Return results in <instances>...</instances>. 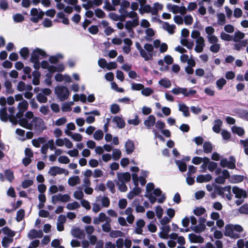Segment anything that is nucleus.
I'll return each instance as SVG.
<instances>
[{
  "label": "nucleus",
  "instance_id": "nucleus-1",
  "mask_svg": "<svg viewBox=\"0 0 248 248\" xmlns=\"http://www.w3.org/2000/svg\"><path fill=\"white\" fill-rule=\"evenodd\" d=\"M135 46L139 51L140 56L145 61L152 60L154 50V46L152 45L146 43L144 45L143 47H142L140 43L136 42Z\"/></svg>",
  "mask_w": 248,
  "mask_h": 248
},
{
  "label": "nucleus",
  "instance_id": "nucleus-2",
  "mask_svg": "<svg viewBox=\"0 0 248 248\" xmlns=\"http://www.w3.org/2000/svg\"><path fill=\"white\" fill-rule=\"evenodd\" d=\"M243 231V228L240 225L229 224L225 226L224 235L231 238L236 239L240 237L239 233Z\"/></svg>",
  "mask_w": 248,
  "mask_h": 248
},
{
  "label": "nucleus",
  "instance_id": "nucleus-3",
  "mask_svg": "<svg viewBox=\"0 0 248 248\" xmlns=\"http://www.w3.org/2000/svg\"><path fill=\"white\" fill-rule=\"evenodd\" d=\"M46 56V52L41 49L37 48L33 51L30 60L31 62L34 64L33 66L36 70H38L40 67V59L45 57Z\"/></svg>",
  "mask_w": 248,
  "mask_h": 248
},
{
  "label": "nucleus",
  "instance_id": "nucleus-4",
  "mask_svg": "<svg viewBox=\"0 0 248 248\" xmlns=\"http://www.w3.org/2000/svg\"><path fill=\"white\" fill-rule=\"evenodd\" d=\"M54 93L61 101L67 99L70 95L68 89L66 87L62 85L57 86L54 89Z\"/></svg>",
  "mask_w": 248,
  "mask_h": 248
},
{
  "label": "nucleus",
  "instance_id": "nucleus-5",
  "mask_svg": "<svg viewBox=\"0 0 248 248\" xmlns=\"http://www.w3.org/2000/svg\"><path fill=\"white\" fill-rule=\"evenodd\" d=\"M167 9L174 14L180 13L181 15L186 14L187 10L185 6H179L178 5L168 4L166 6Z\"/></svg>",
  "mask_w": 248,
  "mask_h": 248
},
{
  "label": "nucleus",
  "instance_id": "nucleus-6",
  "mask_svg": "<svg viewBox=\"0 0 248 248\" xmlns=\"http://www.w3.org/2000/svg\"><path fill=\"white\" fill-rule=\"evenodd\" d=\"M40 91L41 92L36 95V99L39 102L45 103L47 101V96L51 93V91L48 88L42 89Z\"/></svg>",
  "mask_w": 248,
  "mask_h": 248
},
{
  "label": "nucleus",
  "instance_id": "nucleus-7",
  "mask_svg": "<svg viewBox=\"0 0 248 248\" xmlns=\"http://www.w3.org/2000/svg\"><path fill=\"white\" fill-rule=\"evenodd\" d=\"M28 102L26 100H23L18 103L17 105L18 112L16 114L17 118L20 119L23 116L24 112L28 109Z\"/></svg>",
  "mask_w": 248,
  "mask_h": 248
},
{
  "label": "nucleus",
  "instance_id": "nucleus-8",
  "mask_svg": "<svg viewBox=\"0 0 248 248\" xmlns=\"http://www.w3.org/2000/svg\"><path fill=\"white\" fill-rule=\"evenodd\" d=\"M48 173L51 176H56L58 174H64L65 175H67L69 172L67 170L61 168L58 166H53L50 168L48 170Z\"/></svg>",
  "mask_w": 248,
  "mask_h": 248
},
{
  "label": "nucleus",
  "instance_id": "nucleus-9",
  "mask_svg": "<svg viewBox=\"0 0 248 248\" xmlns=\"http://www.w3.org/2000/svg\"><path fill=\"white\" fill-rule=\"evenodd\" d=\"M55 143L59 147H62L63 145L68 149H71L73 147V143L68 139L66 138H58L56 140Z\"/></svg>",
  "mask_w": 248,
  "mask_h": 248
},
{
  "label": "nucleus",
  "instance_id": "nucleus-10",
  "mask_svg": "<svg viewBox=\"0 0 248 248\" xmlns=\"http://www.w3.org/2000/svg\"><path fill=\"white\" fill-rule=\"evenodd\" d=\"M32 126L34 125L35 129L42 131L46 128L44 121L39 117H34L32 122Z\"/></svg>",
  "mask_w": 248,
  "mask_h": 248
},
{
  "label": "nucleus",
  "instance_id": "nucleus-11",
  "mask_svg": "<svg viewBox=\"0 0 248 248\" xmlns=\"http://www.w3.org/2000/svg\"><path fill=\"white\" fill-rule=\"evenodd\" d=\"M232 192L235 195V197L237 199H245L247 197L246 191L237 186L232 187Z\"/></svg>",
  "mask_w": 248,
  "mask_h": 248
},
{
  "label": "nucleus",
  "instance_id": "nucleus-12",
  "mask_svg": "<svg viewBox=\"0 0 248 248\" xmlns=\"http://www.w3.org/2000/svg\"><path fill=\"white\" fill-rule=\"evenodd\" d=\"M0 119L3 122H7L9 119L10 121L13 124H16V120L15 118H10L7 113L6 108H0Z\"/></svg>",
  "mask_w": 248,
  "mask_h": 248
},
{
  "label": "nucleus",
  "instance_id": "nucleus-13",
  "mask_svg": "<svg viewBox=\"0 0 248 248\" xmlns=\"http://www.w3.org/2000/svg\"><path fill=\"white\" fill-rule=\"evenodd\" d=\"M205 221L206 219L205 218H201L198 225L194 226H191V230L197 233H200L203 232L206 228L204 224Z\"/></svg>",
  "mask_w": 248,
  "mask_h": 248
},
{
  "label": "nucleus",
  "instance_id": "nucleus-14",
  "mask_svg": "<svg viewBox=\"0 0 248 248\" xmlns=\"http://www.w3.org/2000/svg\"><path fill=\"white\" fill-rule=\"evenodd\" d=\"M111 221V219L104 213H99L98 216L95 217L93 220V223L94 224H99L101 222H107Z\"/></svg>",
  "mask_w": 248,
  "mask_h": 248
},
{
  "label": "nucleus",
  "instance_id": "nucleus-15",
  "mask_svg": "<svg viewBox=\"0 0 248 248\" xmlns=\"http://www.w3.org/2000/svg\"><path fill=\"white\" fill-rule=\"evenodd\" d=\"M153 46L155 48H159L161 53H165L168 50V45L165 43H161L159 40L156 39L153 42Z\"/></svg>",
  "mask_w": 248,
  "mask_h": 248
},
{
  "label": "nucleus",
  "instance_id": "nucleus-16",
  "mask_svg": "<svg viewBox=\"0 0 248 248\" xmlns=\"http://www.w3.org/2000/svg\"><path fill=\"white\" fill-rule=\"evenodd\" d=\"M230 177V174L228 170H224L222 171L221 175H219L215 179V182L219 184H224L226 179Z\"/></svg>",
  "mask_w": 248,
  "mask_h": 248
},
{
  "label": "nucleus",
  "instance_id": "nucleus-17",
  "mask_svg": "<svg viewBox=\"0 0 248 248\" xmlns=\"http://www.w3.org/2000/svg\"><path fill=\"white\" fill-rule=\"evenodd\" d=\"M85 115H91L87 117L86 122L89 124H93L95 121L94 116H99L100 112L97 110H94L89 112H85Z\"/></svg>",
  "mask_w": 248,
  "mask_h": 248
},
{
  "label": "nucleus",
  "instance_id": "nucleus-18",
  "mask_svg": "<svg viewBox=\"0 0 248 248\" xmlns=\"http://www.w3.org/2000/svg\"><path fill=\"white\" fill-rule=\"evenodd\" d=\"M160 232L158 233L159 236L164 239L169 238V233L170 231V227L169 225H163L160 228Z\"/></svg>",
  "mask_w": 248,
  "mask_h": 248
},
{
  "label": "nucleus",
  "instance_id": "nucleus-19",
  "mask_svg": "<svg viewBox=\"0 0 248 248\" xmlns=\"http://www.w3.org/2000/svg\"><path fill=\"white\" fill-rule=\"evenodd\" d=\"M205 46V43L204 38H200V39L196 40V46L194 50L197 53H201L203 51Z\"/></svg>",
  "mask_w": 248,
  "mask_h": 248
},
{
  "label": "nucleus",
  "instance_id": "nucleus-20",
  "mask_svg": "<svg viewBox=\"0 0 248 248\" xmlns=\"http://www.w3.org/2000/svg\"><path fill=\"white\" fill-rule=\"evenodd\" d=\"M169 238L170 240H177V243L179 245H185L186 244V240L185 238L182 236H178L177 233L175 232H172L170 234H169Z\"/></svg>",
  "mask_w": 248,
  "mask_h": 248
},
{
  "label": "nucleus",
  "instance_id": "nucleus-21",
  "mask_svg": "<svg viewBox=\"0 0 248 248\" xmlns=\"http://www.w3.org/2000/svg\"><path fill=\"white\" fill-rule=\"evenodd\" d=\"M139 24V20L137 18L134 19L133 20L127 21L125 24V28L128 32L133 33L132 29L137 27Z\"/></svg>",
  "mask_w": 248,
  "mask_h": 248
},
{
  "label": "nucleus",
  "instance_id": "nucleus-22",
  "mask_svg": "<svg viewBox=\"0 0 248 248\" xmlns=\"http://www.w3.org/2000/svg\"><path fill=\"white\" fill-rule=\"evenodd\" d=\"M155 121L156 119L155 116L153 115H150L144 121L143 123L147 129H150L155 125Z\"/></svg>",
  "mask_w": 248,
  "mask_h": 248
},
{
  "label": "nucleus",
  "instance_id": "nucleus-23",
  "mask_svg": "<svg viewBox=\"0 0 248 248\" xmlns=\"http://www.w3.org/2000/svg\"><path fill=\"white\" fill-rule=\"evenodd\" d=\"M118 182L126 183L131 179V176L129 172H118L117 173Z\"/></svg>",
  "mask_w": 248,
  "mask_h": 248
},
{
  "label": "nucleus",
  "instance_id": "nucleus-24",
  "mask_svg": "<svg viewBox=\"0 0 248 248\" xmlns=\"http://www.w3.org/2000/svg\"><path fill=\"white\" fill-rule=\"evenodd\" d=\"M43 235V233L41 230H36L35 229H31L30 231L28 237L30 239H32L36 238H41Z\"/></svg>",
  "mask_w": 248,
  "mask_h": 248
},
{
  "label": "nucleus",
  "instance_id": "nucleus-25",
  "mask_svg": "<svg viewBox=\"0 0 248 248\" xmlns=\"http://www.w3.org/2000/svg\"><path fill=\"white\" fill-rule=\"evenodd\" d=\"M188 239L191 243H202L204 242V238L201 235L194 233H190L188 235Z\"/></svg>",
  "mask_w": 248,
  "mask_h": 248
},
{
  "label": "nucleus",
  "instance_id": "nucleus-26",
  "mask_svg": "<svg viewBox=\"0 0 248 248\" xmlns=\"http://www.w3.org/2000/svg\"><path fill=\"white\" fill-rule=\"evenodd\" d=\"M153 194L155 196L158 197L157 199L158 202L163 203L165 201L166 196L164 194L162 193V191L160 189L156 188L154 189Z\"/></svg>",
  "mask_w": 248,
  "mask_h": 248
},
{
  "label": "nucleus",
  "instance_id": "nucleus-27",
  "mask_svg": "<svg viewBox=\"0 0 248 248\" xmlns=\"http://www.w3.org/2000/svg\"><path fill=\"white\" fill-rule=\"evenodd\" d=\"M65 134L71 137V138L75 141L80 142L82 140V136L78 133H72L69 132L68 130L65 131Z\"/></svg>",
  "mask_w": 248,
  "mask_h": 248
},
{
  "label": "nucleus",
  "instance_id": "nucleus-28",
  "mask_svg": "<svg viewBox=\"0 0 248 248\" xmlns=\"http://www.w3.org/2000/svg\"><path fill=\"white\" fill-rule=\"evenodd\" d=\"M125 149L127 154H132L135 150V145L134 141L128 140L125 143Z\"/></svg>",
  "mask_w": 248,
  "mask_h": 248
},
{
  "label": "nucleus",
  "instance_id": "nucleus-29",
  "mask_svg": "<svg viewBox=\"0 0 248 248\" xmlns=\"http://www.w3.org/2000/svg\"><path fill=\"white\" fill-rule=\"evenodd\" d=\"M96 201L101 202V206L107 208L110 205V200L107 196L98 197L96 198Z\"/></svg>",
  "mask_w": 248,
  "mask_h": 248
},
{
  "label": "nucleus",
  "instance_id": "nucleus-30",
  "mask_svg": "<svg viewBox=\"0 0 248 248\" xmlns=\"http://www.w3.org/2000/svg\"><path fill=\"white\" fill-rule=\"evenodd\" d=\"M212 177L210 174L199 175L197 177L196 181L198 183H202L207 182L212 179Z\"/></svg>",
  "mask_w": 248,
  "mask_h": 248
},
{
  "label": "nucleus",
  "instance_id": "nucleus-31",
  "mask_svg": "<svg viewBox=\"0 0 248 248\" xmlns=\"http://www.w3.org/2000/svg\"><path fill=\"white\" fill-rule=\"evenodd\" d=\"M163 28L170 34H172L174 32V30L176 27L174 24L170 25L168 22H164L163 24Z\"/></svg>",
  "mask_w": 248,
  "mask_h": 248
},
{
  "label": "nucleus",
  "instance_id": "nucleus-32",
  "mask_svg": "<svg viewBox=\"0 0 248 248\" xmlns=\"http://www.w3.org/2000/svg\"><path fill=\"white\" fill-rule=\"evenodd\" d=\"M141 192V189L137 186L134 187L132 191L128 193L127 197L130 200H132L134 197L138 195Z\"/></svg>",
  "mask_w": 248,
  "mask_h": 248
},
{
  "label": "nucleus",
  "instance_id": "nucleus-33",
  "mask_svg": "<svg viewBox=\"0 0 248 248\" xmlns=\"http://www.w3.org/2000/svg\"><path fill=\"white\" fill-rule=\"evenodd\" d=\"M71 234L74 237L80 239L84 235L83 231L78 228H75L73 229L71 231Z\"/></svg>",
  "mask_w": 248,
  "mask_h": 248
},
{
  "label": "nucleus",
  "instance_id": "nucleus-34",
  "mask_svg": "<svg viewBox=\"0 0 248 248\" xmlns=\"http://www.w3.org/2000/svg\"><path fill=\"white\" fill-rule=\"evenodd\" d=\"M112 122L115 123L119 128H123L125 125L124 121L119 116H115L112 119Z\"/></svg>",
  "mask_w": 248,
  "mask_h": 248
},
{
  "label": "nucleus",
  "instance_id": "nucleus-35",
  "mask_svg": "<svg viewBox=\"0 0 248 248\" xmlns=\"http://www.w3.org/2000/svg\"><path fill=\"white\" fill-rule=\"evenodd\" d=\"M179 110L183 113L185 117H188L189 115V108L184 103L178 104Z\"/></svg>",
  "mask_w": 248,
  "mask_h": 248
},
{
  "label": "nucleus",
  "instance_id": "nucleus-36",
  "mask_svg": "<svg viewBox=\"0 0 248 248\" xmlns=\"http://www.w3.org/2000/svg\"><path fill=\"white\" fill-rule=\"evenodd\" d=\"M244 179V176L241 175H233L230 177V182L236 184L242 182Z\"/></svg>",
  "mask_w": 248,
  "mask_h": 248
},
{
  "label": "nucleus",
  "instance_id": "nucleus-37",
  "mask_svg": "<svg viewBox=\"0 0 248 248\" xmlns=\"http://www.w3.org/2000/svg\"><path fill=\"white\" fill-rule=\"evenodd\" d=\"M152 8V15H156L159 11L162 10L163 5L159 2H155L154 3Z\"/></svg>",
  "mask_w": 248,
  "mask_h": 248
},
{
  "label": "nucleus",
  "instance_id": "nucleus-38",
  "mask_svg": "<svg viewBox=\"0 0 248 248\" xmlns=\"http://www.w3.org/2000/svg\"><path fill=\"white\" fill-rule=\"evenodd\" d=\"M80 179L78 176H74L70 177L68 180V184L72 186H74L79 184Z\"/></svg>",
  "mask_w": 248,
  "mask_h": 248
},
{
  "label": "nucleus",
  "instance_id": "nucleus-39",
  "mask_svg": "<svg viewBox=\"0 0 248 248\" xmlns=\"http://www.w3.org/2000/svg\"><path fill=\"white\" fill-rule=\"evenodd\" d=\"M1 231L6 235L5 236L12 237L16 235V232L12 231L7 227H5L1 229Z\"/></svg>",
  "mask_w": 248,
  "mask_h": 248
},
{
  "label": "nucleus",
  "instance_id": "nucleus-40",
  "mask_svg": "<svg viewBox=\"0 0 248 248\" xmlns=\"http://www.w3.org/2000/svg\"><path fill=\"white\" fill-rule=\"evenodd\" d=\"M245 33L240 31H236L233 36L232 40L235 42H239L245 37Z\"/></svg>",
  "mask_w": 248,
  "mask_h": 248
},
{
  "label": "nucleus",
  "instance_id": "nucleus-41",
  "mask_svg": "<svg viewBox=\"0 0 248 248\" xmlns=\"http://www.w3.org/2000/svg\"><path fill=\"white\" fill-rule=\"evenodd\" d=\"M13 242V238L4 236L1 241L2 246L5 248H7Z\"/></svg>",
  "mask_w": 248,
  "mask_h": 248
},
{
  "label": "nucleus",
  "instance_id": "nucleus-42",
  "mask_svg": "<svg viewBox=\"0 0 248 248\" xmlns=\"http://www.w3.org/2000/svg\"><path fill=\"white\" fill-rule=\"evenodd\" d=\"M180 43L182 45L185 46L189 49H191L194 46V43L189 41L186 38H181Z\"/></svg>",
  "mask_w": 248,
  "mask_h": 248
},
{
  "label": "nucleus",
  "instance_id": "nucleus-43",
  "mask_svg": "<svg viewBox=\"0 0 248 248\" xmlns=\"http://www.w3.org/2000/svg\"><path fill=\"white\" fill-rule=\"evenodd\" d=\"M222 124V122L220 120L217 119L215 121L214 125L213 127V130L217 133H219Z\"/></svg>",
  "mask_w": 248,
  "mask_h": 248
},
{
  "label": "nucleus",
  "instance_id": "nucleus-44",
  "mask_svg": "<svg viewBox=\"0 0 248 248\" xmlns=\"http://www.w3.org/2000/svg\"><path fill=\"white\" fill-rule=\"evenodd\" d=\"M158 83L165 88H169L171 85L170 80L167 78H162L158 81Z\"/></svg>",
  "mask_w": 248,
  "mask_h": 248
},
{
  "label": "nucleus",
  "instance_id": "nucleus-45",
  "mask_svg": "<svg viewBox=\"0 0 248 248\" xmlns=\"http://www.w3.org/2000/svg\"><path fill=\"white\" fill-rule=\"evenodd\" d=\"M19 124L27 129H31L32 127V124L29 123L26 119H22L19 120Z\"/></svg>",
  "mask_w": 248,
  "mask_h": 248
},
{
  "label": "nucleus",
  "instance_id": "nucleus-46",
  "mask_svg": "<svg viewBox=\"0 0 248 248\" xmlns=\"http://www.w3.org/2000/svg\"><path fill=\"white\" fill-rule=\"evenodd\" d=\"M236 43H237L234 45V49L238 51L240 50L243 47L246 46L248 44V41L247 40H243Z\"/></svg>",
  "mask_w": 248,
  "mask_h": 248
},
{
  "label": "nucleus",
  "instance_id": "nucleus-47",
  "mask_svg": "<svg viewBox=\"0 0 248 248\" xmlns=\"http://www.w3.org/2000/svg\"><path fill=\"white\" fill-rule=\"evenodd\" d=\"M80 207V205L79 203L76 201L68 203L66 206V208L69 210H76Z\"/></svg>",
  "mask_w": 248,
  "mask_h": 248
},
{
  "label": "nucleus",
  "instance_id": "nucleus-48",
  "mask_svg": "<svg viewBox=\"0 0 248 248\" xmlns=\"http://www.w3.org/2000/svg\"><path fill=\"white\" fill-rule=\"evenodd\" d=\"M109 236L111 238H117L123 237L124 236V233L119 230H113L111 231L109 233Z\"/></svg>",
  "mask_w": 248,
  "mask_h": 248
},
{
  "label": "nucleus",
  "instance_id": "nucleus-49",
  "mask_svg": "<svg viewBox=\"0 0 248 248\" xmlns=\"http://www.w3.org/2000/svg\"><path fill=\"white\" fill-rule=\"evenodd\" d=\"M139 11L141 14L146 13H151L152 15L153 8L150 5L146 4L144 6H142V8H140Z\"/></svg>",
  "mask_w": 248,
  "mask_h": 248
},
{
  "label": "nucleus",
  "instance_id": "nucleus-50",
  "mask_svg": "<svg viewBox=\"0 0 248 248\" xmlns=\"http://www.w3.org/2000/svg\"><path fill=\"white\" fill-rule=\"evenodd\" d=\"M185 90L186 88H181L177 86L173 88L171 92L175 95H179L180 93H182L184 96Z\"/></svg>",
  "mask_w": 248,
  "mask_h": 248
},
{
  "label": "nucleus",
  "instance_id": "nucleus-51",
  "mask_svg": "<svg viewBox=\"0 0 248 248\" xmlns=\"http://www.w3.org/2000/svg\"><path fill=\"white\" fill-rule=\"evenodd\" d=\"M175 162L176 164L178 166L180 170L182 172L186 171L187 167L186 164L185 162L178 160H176Z\"/></svg>",
  "mask_w": 248,
  "mask_h": 248
},
{
  "label": "nucleus",
  "instance_id": "nucleus-52",
  "mask_svg": "<svg viewBox=\"0 0 248 248\" xmlns=\"http://www.w3.org/2000/svg\"><path fill=\"white\" fill-rule=\"evenodd\" d=\"M232 132L237 134L238 135L241 136L245 133L244 129L241 127L233 126L232 127Z\"/></svg>",
  "mask_w": 248,
  "mask_h": 248
},
{
  "label": "nucleus",
  "instance_id": "nucleus-53",
  "mask_svg": "<svg viewBox=\"0 0 248 248\" xmlns=\"http://www.w3.org/2000/svg\"><path fill=\"white\" fill-rule=\"evenodd\" d=\"M220 49V45L217 43L212 44L210 46L209 50L213 53H217Z\"/></svg>",
  "mask_w": 248,
  "mask_h": 248
},
{
  "label": "nucleus",
  "instance_id": "nucleus-54",
  "mask_svg": "<svg viewBox=\"0 0 248 248\" xmlns=\"http://www.w3.org/2000/svg\"><path fill=\"white\" fill-rule=\"evenodd\" d=\"M104 136V133L102 130H97L93 134V138L96 140H102Z\"/></svg>",
  "mask_w": 248,
  "mask_h": 248
},
{
  "label": "nucleus",
  "instance_id": "nucleus-55",
  "mask_svg": "<svg viewBox=\"0 0 248 248\" xmlns=\"http://www.w3.org/2000/svg\"><path fill=\"white\" fill-rule=\"evenodd\" d=\"M217 23L220 25H223L225 23L226 18L225 15L223 13H219L217 15Z\"/></svg>",
  "mask_w": 248,
  "mask_h": 248
},
{
  "label": "nucleus",
  "instance_id": "nucleus-56",
  "mask_svg": "<svg viewBox=\"0 0 248 248\" xmlns=\"http://www.w3.org/2000/svg\"><path fill=\"white\" fill-rule=\"evenodd\" d=\"M121 155L122 153L119 149H115L113 150L112 156L114 160H118L121 157Z\"/></svg>",
  "mask_w": 248,
  "mask_h": 248
},
{
  "label": "nucleus",
  "instance_id": "nucleus-57",
  "mask_svg": "<svg viewBox=\"0 0 248 248\" xmlns=\"http://www.w3.org/2000/svg\"><path fill=\"white\" fill-rule=\"evenodd\" d=\"M154 93L153 90L150 88H143L141 91L142 95L145 96H149Z\"/></svg>",
  "mask_w": 248,
  "mask_h": 248
},
{
  "label": "nucleus",
  "instance_id": "nucleus-58",
  "mask_svg": "<svg viewBox=\"0 0 248 248\" xmlns=\"http://www.w3.org/2000/svg\"><path fill=\"white\" fill-rule=\"evenodd\" d=\"M131 89L133 91H140L144 87V85L141 83H135L133 82L131 84Z\"/></svg>",
  "mask_w": 248,
  "mask_h": 248
},
{
  "label": "nucleus",
  "instance_id": "nucleus-59",
  "mask_svg": "<svg viewBox=\"0 0 248 248\" xmlns=\"http://www.w3.org/2000/svg\"><path fill=\"white\" fill-rule=\"evenodd\" d=\"M226 83V80L223 78H221L216 81L217 87L219 90H221Z\"/></svg>",
  "mask_w": 248,
  "mask_h": 248
},
{
  "label": "nucleus",
  "instance_id": "nucleus-60",
  "mask_svg": "<svg viewBox=\"0 0 248 248\" xmlns=\"http://www.w3.org/2000/svg\"><path fill=\"white\" fill-rule=\"evenodd\" d=\"M6 179L9 182H12L14 179L13 172L10 170H6L4 172Z\"/></svg>",
  "mask_w": 248,
  "mask_h": 248
},
{
  "label": "nucleus",
  "instance_id": "nucleus-61",
  "mask_svg": "<svg viewBox=\"0 0 248 248\" xmlns=\"http://www.w3.org/2000/svg\"><path fill=\"white\" fill-rule=\"evenodd\" d=\"M19 53L24 59H26L29 56V51L27 47H25L21 49Z\"/></svg>",
  "mask_w": 248,
  "mask_h": 248
},
{
  "label": "nucleus",
  "instance_id": "nucleus-62",
  "mask_svg": "<svg viewBox=\"0 0 248 248\" xmlns=\"http://www.w3.org/2000/svg\"><path fill=\"white\" fill-rule=\"evenodd\" d=\"M107 187L109 189L112 193H114L115 192L114 183L111 180H108L106 183Z\"/></svg>",
  "mask_w": 248,
  "mask_h": 248
},
{
  "label": "nucleus",
  "instance_id": "nucleus-63",
  "mask_svg": "<svg viewBox=\"0 0 248 248\" xmlns=\"http://www.w3.org/2000/svg\"><path fill=\"white\" fill-rule=\"evenodd\" d=\"M193 212L195 215L200 216L205 212V209L202 207H198L194 210Z\"/></svg>",
  "mask_w": 248,
  "mask_h": 248
},
{
  "label": "nucleus",
  "instance_id": "nucleus-64",
  "mask_svg": "<svg viewBox=\"0 0 248 248\" xmlns=\"http://www.w3.org/2000/svg\"><path fill=\"white\" fill-rule=\"evenodd\" d=\"M203 151L206 153H211L212 151L211 143L209 142H205L203 144Z\"/></svg>",
  "mask_w": 248,
  "mask_h": 248
}]
</instances>
